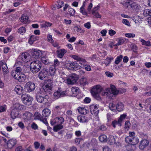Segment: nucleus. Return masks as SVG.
Returning <instances> with one entry per match:
<instances>
[{
	"instance_id": "nucleus-1",
	"label": "nucleus",
	"mask_w": 151,
	"mask_h": 151,
	"mask_svg": "<svg viewBox=\"0 0 151 151\" xmlns=\"http://www.w3.org/2000/svg\"><path fill=\"white\" fill-rule=\"evenodd\" d=\"M42 65L41 61L38 60H34L30 64V70L34 73H37L40 71Z\"/></svg>"
},
{
	"instance_id": "nucleus-2",
	"label": "nucleus",
	"mask_w": 151,
	"mask_h": 151,
	"mask_svg": "<svg viewBox=\"0 0 151 151\" xmlns=\"http://www.w3.org/2000/svg\"><path fill=\"white\" fill-rule=\"evenodd\" d=\"M21 99L25 104L28 106L32 104L33 101L32 97L26 93L24 94L21 96Z\"/></svg>"
},
{
	"instance_id": "nucleus-3",
	"label": "nucleus",
	"mask_w": 151,
	"mask_h": 151,
	"mask_svg": "<svg viewBox=\"0 0 151 151\" xmlns=\"http://www.w3.org/2000/svg\"><path fill=\"white\" fill-rule=\"evenodd\" d=\"M110 88H108L106 89V92L104 93V95H106L108 96L111 94L112 95H116L118 94L119 91L117 90L116 87L114 85H111Z\"/></svg>"
},
{
	"instance_id": "nucleus-4",
	"label": "nucleus",
	"mask_w": 151,
	"mask_h": 151,
	"mask_svg": "<svg viewBox=\"0 0 151 151\" xmlns=\"http://www.w3.org/2000/svg\"><path fill=\"white\" fill-rule=\"evenodd\" d=\"M35 88V83L32 81H29L27 82L24 86V89L26 92H30L34 90Z\"/></svg>"
},
{
	"instance_id": "nucleus-5",
	"label": "nucleus",
	"mask_w": 151,
	"mask_h": 151,
	"mask_svg": "<svg viewBox=\"0 0 151 151\" xmlns=\"http://www.w3.org/2000/svg\"><path fill=\"white\" fill-rule=\"evenodd\" d=\"M36 98L38 102L44 104L47 102L48 96L47 95H42L41 93H37L36 94Z\"/></svg>"
},
{
	"instance_id": "nucleus-6",
	"label": "nucleus",
	"mask_w": 151,
	"mask_h": 151,
	"mask_svg": "<svg viewBox=\"0 0 151 151\" xmlns=\"http://www.w3.org/2000/svg\"><path fill=\"white\" fill-rule=\"evenodd\" d=\"M12 75L15 79L17 80L20 82H23L26 79V76L23 74H15L14 72H13L12 73Z\"/></svg>"
},
{
	"instance_id": "nucleus-7",
	"label": "nucleus",
	"mask_w": 151,
	"mask_h": 151,
	"mask_svg": "<svg viewBox=\"0 0 151 151\" xmlns=\"http://www.w3.org/2000/svg\"><path fill=\"white\" fill-rule=\"evenodd\" d=\"M127 116L125 114H123L120 116L118 121L114 120L112 121V124L113 127L115 128L116 124L118 125L119 126H121L122 121L125 119Z\"/></svg>"
},
{
	"instance_id": "nucleus-8",
	"label": "nucleus",
	"mask_w": 151,
	"mask_h": 151,
	"mask_svg": "<svg viewBox=\"0 0 151 151\" xmlns=\"http://www.w3.org/2000/svg\"><path fill=\"white\" fill-rule=\"evenodd\" d=\"M78 75L75 73L72 74L67 79L68 83L69 84H73L78 80Z\"/></svg>"
},
{
	"instance_id": "nucleus-9",
	"label": "nucleus",
	"mask_w": 151,
	"mask_h": 151,
	"mask_svg": "<svg viewBox=\"0 0 151 151\" xmlns=\"http://www.w3.org/2000/svg\"><path fill=\"white\" fill-rule=\"evenodd\" d=\"M49 70L46 68H44L40 71L38 75L39 78L41 80H43L46 76L49 75Z\"/></svg>"
},
{
	"instance_id": "nucleus-10",
	"label": "nucleus",
	"mask_w": 151,
	"mask_h": 151,
	"mask_svg": "<svg viewBox=\"0 0 151 151\" xmlns=\"http://www.w3.org/2000/svg\"><path fill=\"white\" fill-rule=\"evenodd\" d=\"M65 92L62 91L61 88H59L58 90L54 93V97L56 99L60 97H63L65 95Z\"/></svg>"
},
{
	"instance_id": "nucleus-11",
	"label": "nucleus",
	"mask_w": 151,
	"mask_h": 151,
	"mask_svg": "<svg viewBox=\"0 0 151 151\" xmlns=\"http://www.w3.org/2000/svg\"><path fill=\"white\" fill-rule=\"evenodd\" d=\"M32 57L35 59L41 57V52L40 50H35V49H32L31 51Z\"/></svg>"
},
{
	"instance_id": "nucleus-12",
	"label": "nucleus",
	"mask_w": 151,
	"mask_h": 151,
	"mask_svg": "<svg viewBox=\"0 0 151 151\" xmlns=\"http://www.w3.org/2000/svg\"><path fill=\"white\" fill-rule=\"evenodd\" d=\"M149 144V141L147 139L142 140L139 145V148L143 150L147 147Z\"/></svg>"
},
{
	"instance_id": "nucleus-13",
	"label": "nucleus",
	"mask_w": 151,
	"mask_h": 151,
	"mask_svg": "<svg viewBox=\"0 0 151 151\" xmlns=\"http://www.w3.org/2000/svg\"><path fill=\"white\" fill-rule=\"evenodd\" d=\"M102 90L101 87L100 86L97 85L94 86L92 88L91 92V94L99 93L102 91Z\"/></svg>"
},
{
	"instance_id": "nucleus-14",
	"label": "nucleus",
	"mask_w": 151,
	"mask_h": 151,
	"mask_svg": "<svg viewBox=\"0 0 151 151\" xmlns=\"http://www.w3.org/2000/svg\"><path fill=\"white\" fill-rule=\"evenodd\" d=\"M17 140L14 139H11L7 141L6 144L8 148L12 149L16 144Z\"/></svg>"
},
{
	"instance_id": "nucleus-15",
	"label": "nucleus",
	"mask_w": 151,
	"mask_h": 151,
	"mask_svg": "<svg viewBox=\"0 0 151 151\" xmlns=\"http://www.w3.org/2000/svg\"><path fill=\"white\" fill-rule=\"evenodd\" d=\"M69 66L70 67V69L75 70L79 69L81 68V66L79 65L76 62L70 63Z\"/></svg>"
},
{
	"instance_id": "nucleus-16",
	"label": "nucleus",
	"mask_w": 151,
	"mask_h": 151,
	"mask_svg": "<svg viewBox=\"0 0 151 151\" xmlns=\"http://www.w3.org/2000/svg\"><path fill=\"white\" fill-rule=\"evenodd\" d=\"M28 55L27 53H23L19 56V58L21 59L24 62L27 63L28 62Z\"/></svg>"
},
{
	"instance_id": "nucleus-17",
	"label": "nucleus",
	"mask_w": 151,
	"mask_h": 151,
	"mask_svg": "<svg viewBox=\"0 0 151 151\" xmlns=\"http://www.w3.org/2000/svg\"><path fill=\"white\" fill-rule=\"evenodd\" d=\"M115 139L113 135H110L108 138V143L110 145H112L114 144H116ZM117 145L119 146L120 145V143L118 142L117 144H116Z\"/></svg>"
},
{
	"instance_id": "nucleus-18",
	"label": "nucleus",
	"mask_w": 151,
	"mask_h": 151,
	"mask_svg": "<svg viewBox=\"0 0 151 151\" xmlns=\"http://www.w3.org/2000/svg\"><path fill=\"white\" fill-rule=\"evenodd\" d=\"M15 91L17 94L21 95L22 94L23 91V88L20 85H17L15 88Z\"/></svg>"
},
{
	"instance_id": "nucleus-19",
	"label": "nucleus",
	"mask_w": 151,
	"mask_h": 151,
	"mask_svg": "<svg viewBox=\"0 0 151 151\" xmlns=\"http://www.w3.org/2000/svg\"><path fill=\"white\" fill-rule=\"evenodd\" d=\"M90 109L91 112L92 114L96 115L98 114L99 113V110L95 108L94 105H90Z\"/></svg>"
},
{
	"instance_id": "nucleus-20",
	"label": "nucleus",
	"mask_w": 151,
	"mask_h": 151,
	"mask_svg": "<svg viewBox=\"0 0 151 151\" xmlns=\"http://www.w3.org/2000/svg\"><path fill=\"white\" fill-rule=\"evenodd\" d=\"M20 20L21 22L24 23V24L28 23L29 22V21L28 19V17L27 16L22 15L20 18Z\"/></svg>"
},
{
	"instance_id": "nucleus-21",
	"label": "nucleus",
	"mask_w": 151,
	"mask_h": 151,
	"mask_svg": "<svg viewBox=\"0 0 151 151\" xmlns=\"http://www.w3.org/2000/svg\"><path fill=\"white\" fill-rule=\"evenodd\" d=\"M130 7L136 11H138L141 8L140 5L135 3L133 2L130 4Z\"/></svg>"
},
{
	"instance_id": "nucleus-22",
	"label": "nucleus",
	"mask_w": 151,
	"mask_h": 151,
	"mask_svg": "<svg viewBox=\"0 0 151 151\" xmlns=\"http://www.w3.org/2000/svg\"><path fill=\"white\" fill-rule=\"evenodd\" d=\"M23 116L24 119L27 120H30L32 118L33 114L27 111L23 114Z\"/></svg>"
},
{
	"instance_id": "nucleus-23",
	"label": "nucleus",
	"mask_w": 151,
	"mask_h": 151,
	"mask_svg": "<svg viewBox=\"0 0 151 151\" xmlns=\"http://www.w3.org/2000/svg\"><path fill=\"white\" fill-rule=\"evenodd\" d=\"M77 119L81 122L84 123L88 121V119L84 116H79L77 117Z\"/></svg>"
},
{
	"instance_id": "nucleus-24",
	"label": "nucleus",
	"mask_w": 151,
	"mask_h": 151,
	"mask_svg": "<svg viewBox=\"0 0 151 151\" xmlns=\"http://www.w3.org/2000/svg\"><path fill=\"white\" fill-rule=\"evenodd\" d=\"M79 91V89L77 87H73L71 88L72 96H77L78 93Z\"/></svg>"
},
{
	"instance_id": "nucleus-25",
	"label": "nucleus",
	"mask_w": 151,
	"mask_h": 151,
	"mask_svg": "<svg viewBox=\"0 0 151 151\" xmlns=\"http://www.w3.org/2000/svg\"><path fill=\"white\" fill-rule=\"evenodd\" d=\"M19 114V111L12 109L11 113V117L13 119H14L18 116Z\"/></svg>"
},
{
	"instance_id": "nucleus-26",
	"label": "nucleus",
	"mask_w": 151,
	"mask_h": 151,
	"mask_svg": "<svg viewBox=\"0 0 151 151\" xmlns=\"http://www.w3.org/2000/svg\"><path fill=\"white\" fill-rule=\"evenodd\" d=\"M42 87L43 90L45 92L49 94L50 93V91L52 90V87L47 85H44Z\"/></svg>"
},
{
	"instance_id": "nucleus-27",
	"label": "nucleus",
	"mask_w": 151,
	"mask_h": 151,
	"mask_svg": "<svg viewBox=\"0 0 151 151\" xmlns=\"http://www.w3.org/2000/svg\"><path fill=\"white\" fill-rule=\"evenodd\" d=\"M58 56L60 58L63 57L64 54L66 52V51L64 49H61L57 51Z\"/></svg>"
},
{
	"instance_id": "nucleus-28",
	"label": "nucleus",
	"mask_w": 151,
	"mask_h": 151,
	"mask_svg": "<svg viewBox=\"0 0 151 151\" xmlns=\"http://www.w3.org/2000/svg\"><path fill=\"white\" fill-rule=\"evenodd\" d=\"M124 107L123 104L121 102H119L116 105V110H117L119 112L123 110Z\"/></svg>"
},
{
	"instance_id": "nucleus-29",
	"label": "nucleus",
	"mask_w": 151,
	"mask_h": 151,
	"mask_svg": "<svg viewBox=\"0 0 151 151\" xmlns=\"http://www.w3.org/2000/svg\"><path fill=\"white\" fill-rule=\"evenodd\" d=\"M50 110L48 109H44L42 112V114L43 116L47 117L49 115L50 113Z\"/></svg>"
},
{
	"instance_id": "nucleus-30",
	"label": "nucleus",
	"mask_w": 151,
	"mask_h": 151,
	"mask_svg": "<svg viewBox=\"0 0 151 151\" xmlns=\"http://www.w3.org/2000/svg\"><path fill=\"white\" fill-rule=\"evenodd\" d=\"M37 37L35 35H32L29 40V43L30 45H32L34 42L37 39Z\"/></svg>"
},
{
	"instance_id": "nucleus-31",
	"label": "nucleus",
	"mask_w": 151,
	"mask_h": 151,
	"mask_svg": "<svg viewBox=\"0 0 151 151\" xmlns=\"http://www.w3.org/2000/svg\"><path fill=\"white\" fill-rule=\"evenodd\" d=\"M143 14L146 17L148 16H151V9H145L144 11Z\"/></svg>"
},
{
	"instance_id": "nucleus-32",
	"label": "nucleus",
	"mask_w": 151,
	"mask_h": 151,
	"mask_svg": "<svg viewBox=\"0 0 151 151\" xmlns=\"http://www.w3.org/2000/svg\"><path fill=\"white\" fill-rule=\"evenodd\" d=\"M22 109V106L19 104L16 103L14 105L13 109L19 111V110Z\"/></svg>"
},
{
	"instance_id": "nucleus-33",
	"label": "nucleus",
	"mask_w": 151,
	"mask_h": 151,
	"mask_svg": "<svg viewBox=\"0 0 151 151\" xmlns=\"http://www.w3.org/2000/svg\"><path fill=\"white\" fill-rule=\"evenodd\" d=\"M80 83L83 86H85L87 83V79L86 77H83L80 80Z\"/></svg>"
},
{
	"instance_id": "nucleus-34",
	"label": "nucleus",
	"mask_w": 151,
	"mask_h": 151,
	"mask_svg": "<svg viewBox=\"0 0 151 151\" xmlns=\"http://www.w3.org/2000/svg\"><path fill=\"white\" fill-rule=\"evenodd\" d=\"M88 111L84 107L79 108L78 109V112L81 114H86Z\"/></svg>"
},
{
	"instance_id": "nucleus-35",
	"label": "nucleus",
	"mask_w": 151,
	"mask_h": 151,
	"mask_svg": "<svg viewBox=\"0 0 151 151\" xmlns=\"http://www.w3.org/2000/svg\"><path fill=\"white\" fill-rule=\"evenodd\" d=\"M99 140L101 142H106L107 141V138L105 135H102L99 137Z\"/></svg>"
},
{
	"instance_id": "nucleus-36",
	"label": "nucleus",
	"mask_w": 151,
	"mask_h": 151,
	"mask_svg": "<svg viewBox=\"0 0 151 151\" xmlns=\"http://www.w3.org/2000/svg\"><path fill=\"white\" fill-rule=\"evenodd\" d=\"M63 126L61 124H58L57 125H55L54 127L53 130L55 132H57L59 130L63 128Z\"/></svg>"
},
{
	"instance_id": "nucleus-37",
	"label": "nucleus",
	"mask_w": 151,
	"mask_h": 151,
	"mask_svg": "<svg viewBox=\"0 0 151 151\" xmlns=\"http://www.w3.org/2000/svg\"><path fill=\"white\" fill-rule=\"evenodd\" d=\"M56 70V68L53 66H50L49 68V75H53L55 73Z\"/></svg>"
},
{
	"instance_id": "nucleus-38",
	"label": "nucleus",
	"mask_w": 151,
	"mask_h": 151,
	"mask_svg": "<svg viewBox=\"0 0 151 151\" xmlns=\"http://www.w3.org/2000/svg\"><path fill=\"white\" fill-rule=\"evenodd\" d=\"M109 109L114 112H116V106L113 103H110L109 104Z\"/></svg>"
},
{
	"instance_id": "nucleus-39",
	"label": "nucleus",
	"mask_w": 151,
	"mask_h": 151,
	"mask_svg": "<svg viewBox=\"0 0 151 151\" xmlns=\"http://www.w3.org/2000/svg\"><path fill=\"white\" fill-rule=\"evenodd\" d=\"M140 41L142 42V45H145L147 46H151L150 42L149 41H146L143 39H141L140 40Z\"/></svg>"
},
{
	"instance_id": "nucleus-40",
	"label": "nucleus",
	"mask_w": 151,
	"mask_h": 151,
	"mask_svg": "<svg viewBox=\"0 0 151 151\" xmlns=\"http://www.w3.org/2000/svg\"><path fill=\"white\" fill-rule=\"evenodd\" d=\"M139 142V139L137 137H133L131 144L133 145H136Z\"/></svg>"
},
{
	"instance_id": "nucleus-41",
	"label": "nucleus",
	"mask_w": 151,
	"mask_h": 151,
	"mask_svg": "<svg viewBox=\"0 0 151 151\" xmlns=\"http://www.w3.org/2000/svg\"><path fill=\"white\" fill-rule=\"evenodd\" d=\"M41 60L42 62L45 65H48L50 63L49 60L45 57L41 58Z\"/></svg>"
},
{
	"instance_id": "nucleus-42",
	"label": "nucleus",
	"mask_w": 151,
	"mask_h": 151,
	"mask_svg": "<svg viewBox=\"0 0 151 151\" xmlns=\"http://www.w3.org/2000/svg\"><path fill=\"white\" fill-rule=\"evenodd\" d=\"M34 119H36L40 120L42 116L38 112H35L34 115Z\"/></svg>"
},
{
	"instance_id": "nucleus-43",
	"label": "nucleus",
	"mask_w": 151,
	"mask_h": 151,
	"mask_svg": "<svg viewBox=\"0 0 151 151\" xmlns=\"http://www.w3.org/2000/svg\"><path fill=\"white\" fill-rule=\"evenodd\" d=\"M125 42V40L122 38L119 39L118 42L116 44L114 45V46H117L118 45H122Z\"/></svg>"
},
{
	"instance_id": "nucleus-44",
	"label": "nucleus",
	"mask_w": 151,
	"mask_h": 151,
	"mask_svg": "<svg viewBox=\"0 0 151 151\" xmlns=\"http://www.w3.org/2000/svg\"><path fill=\"white\" fill-rule=\"evenodd\" d=\"M59 122L58 117H56L53 120H51L50 121V123L51 125H53L56 124H58Z\"/></svg>"
},
{
	"instance_id": "nucleus-45",
	"label": "nucleus",
	"mask_w": 151,
	"mask_h": 151,
	"mask_svg": "<svg viewBox=\"0 0 151 151\" xmlns=\"http://www.w3.org/2000/svg\"><path fill=\"white\" fill-rule=\"evenodd\" d=\"M123 56L120 55L117 57L115 63L116 64H118L121 61L123 58Z\"/></svg>"
},
{
	"instance_id": "nucleus-46",
	"label": "nucleus",
	"mask_w": 151,
	"mask_h": 151,
	"mask_svg": "<svg viewBox=\"0 0 151 151\" xmlns=\"http://www.w3.org/2000/svg\"><path fill=\"white\" fill-rule=\"evenodd\" d=\"M133 137L130 136H128L126 137L125 139V142L129 144H131L132 142Z\"/></svg>"
},
{
	"instance_id": "nucleus-47",
	"label": "nucleus",
	"mask_w": 151,
	"mask_h": 151,
	"mask_svg": "<svg viewBox=\"0 0 151 151\" xmlns=\"http://www.w3.org/2000/svg\"><path fill=\"white\" fill-rule=\"evenodd\" d=\"M19 33L20 34H22L25 33L26 32V29L23 27H22L18 29Z\"/></svg>"
},
{
	"instance_id": "nucleus-48",
	"label": "nucleus",
	"mask_w": 151,
	"mask_h": 151,
	"mask_svg": "<svg viewBox=\"0 0 151 151\" xmlns=\"http://www.w3.org/2000/svg\"><path fill=\"white\" fill-rule=\"evenodd\" d=\"M68 11L70 16H74V15L75 11L74 9L71 8H69Z\"/></svg>"
},
{
	"instance_id": "nucleus-49",
	"label": "nucleus",
	"mask_w": 151,
	"mask_h": 151,
	"mask_svg": "<svg viewBox=\"0 0 151 151\" xmlns=\"http://www.w3.org/2000/svg\"><path fill=\"white\" fill-rule=\"evenodd\" d=\"M53 83V81L52 80H48L46 82V85H48L49 86H50V87H52Z\"/></svg>"
},
{
	"instance_id": "nucleus-50",
	"label": "nucleus",
	"mask_w": 151,
	"mask_h": 151,
	"mask_svg": "<svg viewBox=\"0 0 151 151\" xmlns=\"http://www.w3.org/2000/svg\"><path fill=\"white\" fill-rule=\"evenodd\" d=\"M93 96L98 100H101V98L99 95V93H94V94H92Z\"/></svg>"
},
{
	"instance_id": "nucleus-51",
	"label": "nucleus",
	"mask_w": 151,
	"mask_h": 151,
	"mask_svg": "<svg viewBox=\"0 0 151 151\" xmlns=\"http://www.w3.org/2000/svg\"><path fill=\"white\" fill-rule=\"evenodd\" d=\"M52 24L48 22H46L45 23L42 24V27L45 28L46 27H50L52 25Z\"/></svg>"
},
{
	"instance_id": "nucleus-52",
	"label": "nucleus",
	"mask_w": 151,
	"mask_h": 151,
	"mask_svg": "<svg viewBox=\"0 0 151 151\" xmlns=\"http://www.w3.org/2000/svg\"><path fill=\"white\" fill-rule=\"evenodd\" d=\"M58 4L57 7L58 9L62 7V6L64 5V2L63 1H59L57 2Z\"/></svg>"
},
{
	"instance_id": "nucleus-53",
	"label": "nucleus",
	"mask_w": 151,
	"mask_h": 151,
	"mask_svg": "<svg viewBox=\"0 0 151 151\" xmlns=\"http://www.w3.org/2000/svg\"><path fill=\"white\" fill-rule=\"evenodd\" d=\"M125 35L126 37L129 38H133L135 36V35L133 33H126Z\"/></svg>"
},
{
	"instance_id": "nucleus-54",
	"label": "nucleus",
	"mask_w": 151,
	"mask_h": 151,
	"mask_svg": "<svg viewBox=\"0 0 151 151\" xmlns=\"http://www.w3.org/2000/svg\"><path fill=\"white\" fill-rule=\"evenodd\" d=\"M60 65V62L58 60H55L54 61V65L55 68H57Z\"/></svg>"
},
{
	"instance_id": "nucleus-55",
	"label": "nucleus",
	"mask_w": 151,
	"mask_h": 151,
	"mask_svg": "<svg viewBox=\"0 0 151 151\" xmlns=\"http://www.w3.org/2000/svg\"><path fill=\"white\" fill-rule=\"evenodd\" d=\"M92 14L97 18H99L101 17V16L98 12H96L94 11H92Z\"/></svg>"
},
{
	"instance_id": "nucleus-56",
	"label": "nucleus",
	"mask_w": 151,
	"mask_h": 151,
	"mask_svg": "<svg viewBox=\"0 0 151 151\" xmlns=\"http://www.w3.org/2000/svg\"><path fill=\"white\" fill-rule=\"evenodd\" d=\"M22 71V69L21 68L19 67H17L16 68V70H15V73H15V74L16 73H20Z\"/></svg>"
},
{
	"instance_id": "nucleus-57",
	"label": "nucleus",
	"mask_w": 151,
	"mask_h": 151,
	"mask_svg": "<svg viewBox=\"0 0 151 151\" xmlns=\"http://www.w3.org/2000/svg\"><path fill=\"white\" fill-rule=\"evenodd\" d=\"M40 120L41 121H42L43 122V123H44L46 125H48V123L47 121V119L45 118H43V116L42 117L41 119H40Z\"/></svg>"
},
{
	"instance_id": "nucleus-58",
	"label": "nucleus",
	"mask_w": 151,
	"mask_h": 151,
	"mask_svg": "<svg viewBox=\"0 0 151 151\" xmlns=\"http://www.w3.org/2000/svg\"><path fill=\"white\" fill-rule=\"evenodd\" d=\"M141 137L142 138V140L147 139H148V137L147 135L142 134L141 135Z\"/></svg>"
},
{
	"instance_id": "nucleus-59",
	"label": "nucleus",
	"mask_w": 151,
	"mask_h": 151,
	"mask_svg": "<svg viewBox=\"0 0 151 151\" xmlns=\"http://www.w3.org/2000/svg\"><path fill=\"white\" fill-rule=\"evenodd\" d=\"M58 119L59 120V122H58V124H62L64 121V119L63 117H58Z\"/></svg>"
},
{
	"instance_id": "nucleus-60",
	"label": "nucleus",
	"mask_w": 151,
	"mask_h": 151,
	"mask_svg": "<svg viewBox=\"0 0 151 151\" xmlns=\"http://www.w3.org/2000/svg\"><path fill=\"white\" fill-rule=\"evenodd\" d=\"M116 32L112 29H110L109 30V33L111 36H113L116 34Z\"/></svg>"
},
{
	"instance_id": "nucleus-61",
	"label": "nucleus",
	"mask_w": 151,
	"mask_h": 151,
	"mask_svg": "<svg viewBox=\"0 0 151 151\" xmlns=\"http://www.w3.org/2000/svg\"><path fill=\"white\" fill-rule=\"evenodd\" d=\"M31 127L32 129H37L38 128V126L35 123H32L31 125Z\"/></svg>"
},
{
	"instance_id": "nucleus-62",
	"label": "nucleus",
	"mask_w": 151,
	"mask_h": 151,
	"mask_svg": "<svg viewBox=\"0 0 151 151\" xmlns=\"http://www.w3.org/2000/svg\"><path fill=\"white\" fill-rule=\"evenodd\" d=\"M84 26L88 29H90L91 28L90 23L89 22H88L84 24Z\"/></svg>"
},
{
	"instance_id": "nucleus-63",
	"label": "nucleus",
	"mask_w": 151,
	"mask_h": 151,
	"mask_svg": "<svg viewBox=\"0 0 151 151\" xmlns=\"http://www.w3.org/2000/svg\"><path fill=\"white\" fill-rule=\"evenodd\" d=\"M24 150L22 149V146H19L17 147L15 151H24Z\"/></svg>"
},
{
	"instance_id": "nucleus-64",
	"label": "nucleus",
	"mask_w": 151,
	"mask_h": 151,
	"mask_svg": "<svg viewBox=\"0 0 151 151\" xmlns=\"http://www.w3.org/2000/svg\"><path fill=\"white\" fill-rule=\"evenodd\" d=\"M34 145L35 148L36 149H37L39 147L40 144L38 142H36L34 143Z\"/></svg>"
}]
</instances>
